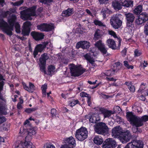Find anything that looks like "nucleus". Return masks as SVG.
<instances>
[{
  "label": "nucleus",
  "instance_id": "1",
  "mask_svg": "<svg viewBox=\"0 0 148 148\" xmlns=\"http://www.w3.org/2000/svg\"><path fill=\"white\" fill-rule=\"evenodd\" d=\"M112 135L115 138H118L123 143L128 142L131 138V134L130 131L127 130L122 132L121 127L119 126H117L112 129Z\"/></svg>",
  "mask_w": 148,
  "mask_h": 148
},
{
  "label": "nucleus",
  "instance_id": "2",
  "mask_svg": "<svg viewBox=\"0 0 148 148\" xmlns=\"http://www.w3.org/2000/svg\"><path fill=\"white\" fill-rule=\"evenodd\" d=\"M16 20V15L12 14L8 20L9 25L7 22L2 19L0 20V27H1L3 31L8 35L11 36L12 34V31L13 30L14 24Z\"/></svg>",
  "mask_w": 148,
  "mask_h": 148
},
{
  "label": "nucleus",
  "instance_id": "3",
  "mask_svg": "<svg viewBox=\"0 0 148 148\" xmlns=\"http://www.w3.org/2000/svg\"><path fill=\"white\" fill-rule=\"evenodd\" d=\"M126 116L131 123L137 127L142 126L144 122L148 121V115H144L141 118L133 115L132 112L127 113Z\"/></svg>",
  "mask_w": 148,
  "mask_h": 148
},
{
  "label": "nucleus",
  "instance_id": "4",
  "mask_svg": "<svg viewBox=\"0 0 148 148\" xmlns=\"http://www.w3.org/2000/svg\"><path fill=\"white\" fill-rule=\"evenodd\" d=\"M36 6H33L31 8L24 10L21 12V17L22 19L24 20H31L32 18L31 16H37L40 15V13L41 12L42 8H40L38 9V12L36 11Z\"/></svg>",
  "mask_w": 148,
  "mask_h": 148
},
{
  "label": "nucleus",
  "instance_id": "5",
  "mask_svg": "<svg viewBox=\"0 0 148 148\" xmlns=\"http://www.w3.org/2000/svg\"><path fill=\"white\" fill-rule=\"evenodd\" d=\"M69 67L72 76H78L86 71V69H83L80 65H75L73 64H70Z\"/></svg>",
  "mask_w": 148,
  "mask_h": 148
},
{
  "label": "nucleus",
  "instance_id": "6",
  "mask_svg": "<svg viewBox=\"0 0 148 148\" xmlns=\"http://www.w3.org/2000/svg\"><path fill=\"white\" fill-rule=\"evenodd\" d=\"M95 130L97 134L105 135L108 134L109 128L106 123L100 122L96 124Z\"/></svg>",
  "mask_w": 148,
  "mask_h": 148
},
{
  "label": "nucleus",
  "instance_id": "7",
  "mask_svg": "<svg viewBox=\"0 0 148 148\" xmlns=\"http://www.w3.org/2000/svg\"><path fill=\"white\" fill-rule=\"evenodd\" d=\"M88 134L86 128L85 127H81L76 130L75 136L78 140L82 141L87 138Z\"/></svg>",
  "mask_w": 148,
  "mask_h": 148
},
{
  "label": "nucleus",
  "instance_id": "8",
  "mask_svg": "<svg viewBox=\"0 0 148 148\" xmlns=\"http://www.w3.org/2000/svg\"><path fill=\"white\" fill-rule=\"evenodd\" d=\"M110 23L112 26L115 29H118L121 27L122 22L118 14L113 15L110 19Z\"/></svg>",
  "mask_w": 148,
  "mask_h": 148
},
{
  "label": "nucleus",
  "instance_id": "9",
  "mask_svg": "<svg viewBox=\"0 0 148 148\" xmlns=\"http://www.w3.org/2000/svg\"><path fill=\"white\" fill-rule=\"evenodd\" d=\"M49 58V56L47 53H45L41 55L39 58L40 64H39L40 71L44 73L47 74L45 70V66L46 60Z\"/></svg>",
  "mask_w": 148,
  "mask_h": 148
},
{
  "label": "nucleus",
  "instance_id": "10",
  "mask_svg": "<svg viewBox=\"0 0 148 148\" xmlns=\"http://www.w3.org/2000/svg\"><path fill=\"white\" fill-rule=\"evenodd\" d=\"M37 28L41 32H49L53 29L54 25L52 23H43L37 26Z\"/></svg>",
  "mask_w": 148,
  "mask_h": 148
},
{
  "label": "nucleus",
  "instance_id": "11",
  "mask_svg": "<svg viewBox=\"0 0 148 148\" xmlns=\"http://www.w3.org/2000/svg\"><path fill=\"white\" fill-rule=\"evenodd\" d=\"M143 145L142 141L136 140L128 143L124 148H143Z\"/></svg>",
  "mask_w": 148,
  "mask_h": 148
},
{
  "label": "nucleus",
  "instance_id": "12",
  "mask_svg": "<svg viewBox=\"0 0 148 148\" xmlns=\"http://www.w3.org/2000/svg\"><path fill=\"white\" fill-rule=\"evenodd\" d=\"M24 130V132L22 133V134L23 133V135L24 134L27 135L25 138V140H30L32 138V136L35 134L36 133L35 129L30 126L29 128H26Z\"/></svg>",
  "mask_w": 148,
  "mask_h": 148
},
{
  "label": "nucleus",
  "instance_id": "13",
  "mask_svg": "<svg viewBox=\"0 0 148 148\" xmlns=\"http://www.w3.org/2000/svg\"><path fill=\"white\" fill-rule=\"evenodd\" d=\"M117 145L115 140L109 138L106 140L103 145V148H115Z\"/></svg>",
  "mask_w": 148,
  "mask_h": 148
},
{
  "label": "nucleus",
  "instance_id": "14",
  "mask_svg": "<svg viewBox=\"0 0 148 148\" xmlns=\"http://www.w3.org/2000/svg\"><path fill=\"white\" fill-rule=\"evenodd\" d=\"M148 21V14L145 12L142 13L140 14L137 19L135 21V23L138 25L142 24Z\"/></svg>",
  "mask_w": 148,
  "mask_h": 148
},
{
  "label": "nucleus",
  "instance_id": "15",
  "mask_svg": "<svg viewBox=\"0 0 148 148\" xmlns=\"http://www.w3.org/2000/svg\"><path fill=\"white\" fill-rule=\"evenodd\" d=\"M95 47L98 48L99 50L103 54H105L107 52V48H106L104 44L102 43V41L99 40L95 44Z\"/></svg>",
  "mask_w": 148,
  "mask_h": 148
},
{
  "label": "nucleus",
  "instance_id": "16",
  "mask_svg": "<svg viewBox=\"0 0 148 148\" xmlns=\"http://www.w3.org/2000/svg\"><path fill=\"white\" fill-rule=\"evenodd\" d=\"M32 24L29 21H26L23 23L22 34L24 36H28L30 31V27Z\"/></svg>",
  "mask_w": 148,
  "mask_h": 148
},
{
  "label": "nucleus",
  "instance_id": "17",
  "mask_svg": "<svg viewBox=\"0 0 148 148\" xmlns=\"http://www.w3.org/2000/svg\"><path fill=\"white\" fill-rule=\"evenodd\" d=\"M125 16L127 21V25L128 27H131L133 24L135 17L132 13H128L125 14Z\"/></svg>",
  "mask_w": 148,
  "mask_h": 148
},
{
  "label": "nucleus",
  "instance_id": "18",
  "mask_svg": "<svg viewBox=\"0 0 148 148\" xmlns=\"http://www.w3.org/2000/svg\"><path fill=\"white\" fill-rule=\"evenodd\" d=\"M90 43L87 41H80L77 43L76 47L77 49H79L81 47L84 49H87L90 47Z\"/></svg>",
  "mask_w": 148,
  "mask_h": 148
},
{
  "label": "nucleus",
  "instance_id": "19",
  "mask_svg": "<svg viewBox=\"0 0 148 148\" xmlns=\"http://www.w3.org/2000/svg\"><path fill=\"white\" fill-rule=\"evenodd\" d=\"M85 59L87 60V63L91 64V65L94 67L97 66L96 64L95 63V59L92 57L90 53H86L84 56Z\"/></svg>",
  "mask_w": 148,
  "mask_h": 148
},
{
  "label": "nucleus",
  "instance_id": "20",
  "mask_svg": "<svg viewBox=\"0 0 148 148\" xmlns=\"http://www.w3.org/2000/svg\"><path fill=\"white\" fill-rule=\"evenodd\" d=\"M33 38L36 40H39L44 38V35L42 33L32 32L31 34Z\"/></svg>",
  "mask_w": 148,
  "mask_h": 148
},
{
  "label": "nucleus",
  "instance_id": "21",
  "mask_svg": "<svg viewBox=\"0 0 148 148\" xmlns=\"http://www.w3.org/2000/svg\"><path fill=\"white\" fill-rule=\"evenodd\" d=\"M99 111L103 114L104 118H109L111 114H114L112 111L103 108H99Z\"/></svg>",
  "mask_w": 148,
  "mask_h": 148
},
{
  "label": "nucleus",
  "instance_id": "22",
  "mask_svg": "<svg viewBox=\"0 0 148 148\" xmlns=\"http://www.w3.org/2000/svg\"><path fill=\"white\" fill-rule=\"evenodd\" d=\"M45 49L44 46L42 44L38 45L35 48L34 50L33 55L34 58H36V56L39 52H42Z\"/></svg>",
  "mask_w": 148,
  "mask_h": 148
},
{
  "label": "nucleus",
  "instance_id": "23",
  "mask_svg": "<svg viewBox=\"0 0 148 148\" xmlns=\"http://www.w3.org/2000/svg\"><path fill=\"white\" fill-rule=\"evenodd\" d=\"M121 3L120 2L115 0L112 1V5L114 10H119L121 9L122 6H123L122 3Z\"/></svg>",
  "mask_w": 148,
  "mask_h": 148
},
{
  "label": "nucleus",
  "instance_id": "24",
  "mask_svg": "<svg viewBox=\"0 0 148 148\" xmlns=\"http://www.w3.org/2000/svg\"><path fill=\"white\" fill-rule=\"evenodd\" d=\"M107 43L109 47L113 49H117V47L115 42L112 39H109L107 41Z\"/></svg>",
  "mask_w": 148,
  "mask_h": 148
},
{
  "label": "nucleus",
  "instance_id": "25",
  "mask_svg": "<svg viewBox=\"0 0 148 148\" xmlns=\"http://www.w3.org/2000/svg\"><path fill=\"white\" fill-rule=\"evenodd\" d=\"M123 6L125 7H132L133 6V1H132L127 0H120Z\"/></svg>",
  "mask_w": 148,
  "mask_h": 148
},
{
  "label": "nucleus",
  "instance_id": "26",
  "mask_svg": "<svg viewBox=\"0 0 148 148\" xmlns=\"http://www.w3.org/2000/svg\"><path fill=\"white\" fill-rule=\"evenodd\" d=\"M102 36L101 31L99 29H97L95 32L94 35L93 40L96 41L99 40Z\"/></svg>",
  "mask_w": 148,
  "mask_h": 148
},
{
  "label": "nucleus",
  "instance_id": "27",
  "mask_svg": "<svg viewBox=\"0 0 148 148\" xmlns=\"http://www.w3.org/2000/svg\"><path fill=\"white\" fill-rule=\"evenodd\" d=\"M73 8H68L62 12V16L63 17H68L72 15L73 14Z\"/></svg>",
  "mask_w": 148,
  "mask_h": 148
},
{
  "label": "nucleus",
  "instance_id": "28",
  "mask_svg": "<svg viewBox=\"0 0 148 148\" xmlns=\"http://www.w3.org/2000/svg\"><path fill=\"white\" fill-rule=\"evenodd\" d=\"M99 120L100 118L99 117V114H93L90 118L89 121L92 123H95Z\"/></svg>",
  "mask_w": 148,
  "mask_h": 148
},
{
  "label": "nucleus",
  "instance_id": "29",
  "mask_svg": "<svg viewBox=\"0 0 148 148\" xmlns=\"http://www.w3.org/2000/svg\"><path fill=\"white\" fill-rule=\"evenodd\" d=\"M66 144L69 146H74L75 144V141L74 138L72 136H71L66 140Z\"/></svg>",
  "mask_w": 148,
  "mask_h": 148
},
{
  "label": "nucleus",
  "instance_id": "30",
  "mask_svg": "<svg viewBox=\"0 0 148 148\" xmlns=\"http://www.w3.org/2000/svg\"><path fill=\"white\" fill-rule=\"evenodd\" d=\"M122 64L118 62L114 64L113 68L112 69L115 73H116L122 67Z\"/></svg>",
  "mask_w": 148,
  "mask_h": 148
},
{
  "label": "nucleus",
  "instance_id": "31",
  "mask_svg": "<svg viewBox=\"0 0 148 148\" xmlns=\"http://www.w3.org/2000/svg\"><path fill=\"white\" fill-rule=\"evenodd\" d=\"M93 141L94 143L97 145H101L103 142V140L101 137L99 136H95L94 138Z\"/></svg>",
  "mask_w": 148,
  "mask_h": 148
},
{
  "label": "nucleus",
  "instance_id": "32",
  "mask_svg": "<svg viewBox=\"0 0 148 148\" xmlns=\"http://www.w3.org/2000/svg\"><path fill=\"white\" fill-rule=\"evenodd\" d=\"M101 13L103 15V18H105L107 16H108L110 14L112 13V12L108 8L102 9Z\"/></svg>",
  "mask_w": 148,
  "mask_h": 148
},
{
  "label": "nucleus",
  "instance_id": "33",
  "mask_svg": "<svg viewBox=\"0 0 148 148\" xmlns=\"http://www.w3.org/2000/svg\"><path fill=\"white\" fill-rule=\"evenodd\" d=\"M142 5H139L135 7L133 11V13L136 15L139 14L142 12Z\"/></svg>",
  "mask_w": 148,
  "mask_h": 148
},
{
  "label": "nucleus",
  "instance_id": "34",
  "mask_svg": "<svg viewBox=\"0 0 148 148\" xmlns=\"http://www.w3.org/2000/svg\"><path fill=\"white\" fill-rule=\"evenodd\" d=\"M25 142L23 143L20 141L16 142L15 145V148H24L25 147Z\"/></svg>",
  "mask_w": 148,
  "mask_h": 148
},
{
  "label": "nucleus",
  "instance_id": "35",
  "mask_svg": "<svg viewBox=\"0 0 148 148\" xmlns=\"http://www.w3.org/2000/svg\"><path fill=\"white\" fill-rule=\"evenodd\" d=\"M24 145L26 148H35V146L29 140H25Z\"/></svg>",
  "mask_w": 148,
  "mask_h": 148
},
{
  "label": "nucleus",
  "instance_id": "36",
  "mask_svg": "<svg viewBox=\"0 0 148 148\" xmlns=\"http://www.w3.org/2000/svg\"><path fill=\"white\" fill-rule=\"evenodd\" d=\"M7 108L5 106L0 105V114L6 115L7 114Z\"/></svg>",
  "mask_w": 148,
  "mask_h": 148
},
{
  "label": "nucleus",
  "instance_id": "37",
  "mask_svg": "<svg viewBox=\"0 0 148 148\" xmlns=\"http://www.w3.org/2000/svg\"><path fill=\"white\" fill-rule=\"evenodd\" d=\"M30 126V122L29 121L27 120L25 121L24 122V127H21L20 130V132L19 133L21 134V130H23L25 129V128L27 127L28 126L29 127Z\"/></svg>",
  "mask_w": 148,
  "mask_h": 148
},
{
  "label": "nucleus",
  "instance_id": "38",
  "mask_svg": "<svg viewBox=\"0 0 148 148\" xmlns=\"http://www.w3.org/2000/svg\"><path fill=\"white\" fill-rule=\"evenodd\" d=\"M41 88L42 91V96L43 97H45L46 94V90L47 88V84H45L42 86Z\"/></svg>",
  "mask_w": 148,
  "mask_h": 148
},
{
  "label": "nucleus",
  "instance_id": "39",
  "mask_svg": "<svg viewBox=\"0 0 148 148\" xmlns=\"http://www.w3.org/2000/svg\"><path fill=\"white\" fill-rule=\"evenodd\" d=\"M48 74L49 75H51L55 71V68L54 66L50 65L48 66Z\"/></svg>",
  "mask_w": 148,
  "mask_h": 148
},
{
  "label": "nucleus",
  "instance_id": "40",
  "mask_svg": "<svg viewBox=\"0 0 148 148\" xmlns=\"http://www.w3.org/2000/svg\"><path fill=\"white\" fill-rule=\"evenodd\" d=\"M94 23L96 25H98L101 27H105L106 25L103 23H102L101 21L96 20L94 21Z\"/></svg>",
  "mask_w": 148,
  "mask_h": 148
},
{
  "label": "nucleus",
  "instance_id": "41",
  "mask_svg": "<svg viewBox=\"0 0 148 148\" xmlns=\"http://www.w3.org/2000/svg\"><path fill=\"white\" fill-rule=\"evenodd\" d=\"M115 74V73L114 72V71L112 69L109 70H107L106 73V75L108 76L113 75Z\"/></svg>",
  "mask_w": 148,
  "mask_h": 148
},
{
  "label": "nucleus",
  "instance_id": "42",
  "mask_svg": "<svg viewBox=\"0 0 148 148\" xmlns=\"http://www.w3.org/2000/svg\"><path fill=\"white\" fill-rule=\"evenodd\" d=\"M38 109V108L35 107L32 108H28L25 110V111L27 113H30L32 112L35 111Z\"/></svg>",
  "mask_w": 148,
  "mask_h": 148
},
{
  "label": "nucleus",
  "instance_id": "43",
  "mask_svg": "<svg viewBox=\"0 0 148 148\" xmlns=\"http://www.w3.org/2000/svg\"><path fill=\"white\" fill-rule=\"evenodd\" d=\"M124 64L128 69H132L134 68V67L133 66L129 65L128 62L127 61H125L124 62Z\"/></svg>",
  "mask_w": 148,
  "mask_h": 148
},
{
  "label": "nucleus",
  "instance_id": "44",
  "mask_svg": "<svg viewBox=\"0 0 148 148\" xmlns=\"http://www.w3.org/2000/svg\"><path fill=\"white\" fill-rule=\"evenodd\" d=\"M23 3V0H20L14 3L12 2V4L14 6H18L21 4Z\"/></svg>",
  "mask_w": 148,
  "mask_h": 148
},
{
  "label": "nucleus",
  "instance_id": "45",
  "mask_svg": "<svg viewBox=\"0 0 148 148\" xmlns=\"http://www.w3.org/2000/svg\"><path fill=\"white\" fill-rule=\"evenodd\" d=\"M16 32L17 33L20 32V27L19 25L17 23L15 24V26Z\"/></svg>",
  "mask_w": 148,
  "mask_h": 148
},
{
  "label": "nucleus",
  "instance_id": "46",
  "mask_svg": "<svg viewBox=\"0 0 148 148\" xmlns=\"http://www.w3.org/2000/svg\"><path fill=\"white\" fill-rule=\"evenodd\" d=\"M40 1L45 4H48L51 2L53 1V0H40Z\"/></svg>",
  "mask_w": 148,
  "mask_h": 148
},
{
  "label": "nucleus",
  "instance_id": "47",
  "mask_svg": "<svg viewBox=\"0 0 148 148\" xmlns=\"http://www.w3.org/2000/svg\"><path fill=\"white\" fill-rule=\"evenodd\" d=\"M134 53V56L136 57L140 56L142 54V53L141 52V51H140L138 50L137 49H136L135 50Z\"/></svg>",
  "mask_w": 148,
  "mask_h": 148
},
{
  "label": "nucleus",
  "instance_id": "48",
  "mask_svg": "<svg viewBox=\"0 0 148 148\" xmlns=\"http://www.w3.org/2000/svg\"><path fill=\"white\" fill-rule=\"evenodd\" d=\"M79 103V101L77 100H73L70 103V105L71 107L74 106L76 104Z\"/></svg>",
  "mask_w": 148,
  "mask_h": 148
},
{
  "label": "nucleus",
  "instance_id": "49",
  "mask_svg": "<svg viewBox=\"0 0 148 148\" xmlns=\"http://www.w3.org/2000/svg\"><path fill=\"white\" fill-rule=\"evenodd\" d=\"M22 83L23 85L24 88L25 90L29 92H31V89H29V87H28L27 86L26 84L24 82H22Z\"/></svg>",
  "mask_w": 148,
  "mask_h": 148
},
{
  "label": "nucleus",
  "instance_id": "50",
  "mask_svg": "<svg viewBox=\"0 0 148 148\" xmlns=\"http://www.w3.org/2000/svg\"><path fill=\"white\" fill-rule=\"evenodd\" d=\"M44 148H55V147L52 144H46L44 146Z\"/></svg>",
  "mask_w": 148,
  "mask_h": 148
},
{
  "label": "nucleus",
  "instance_id": "51",
  "mask_svg": "<svg viewBox=\"0 0 148 148\" xmlns=\"http://www.w3.org/2000/svg\"><path fill=\"white\" fill-rule=\"evenodd\" d=\"M80 95L82 97H87V98L88 97H89V96H90V95L89 94L83 92H82L80 93Z\"/></svg>",
  "mask_w": 148,
  "mask_h": 148
},
{
  "label": "nucleus",
  "instance_id": "52",
  "mask_svg": "<svg viewBox=\"0 0 148 148\" xmlns=\"http://www.w3.org/2000/svg\"><path fill=\"white\" fill-rule=\"evenodd\" d=\"M130 91L132 92H134L135 91V88L134 86L132 84L128 88Z\"/></svg>",
  "mask_w": 148,
  "mask_h": 148
},
{
  "label": "nucleus",
  "instance_id": "53",
  "mask_svg": "<svg viewBox=\"0 0 148 148\" xmlns=\"http://www.w3.org/2000/svg\"><path fill=\"white\" fill-rule=\"evenodd\" d=\"M108 33L110 35L113 36L114 38H117L116 34L114 31L110 30L108 31Z\"/></svg>",
  "mask_w": 148,
  "mask_h": 148
},
{
  "label": "nucleus",
  "instance_id": "54",
  "mask_svg": "<svg viewBox=\"0 0 148 148\" xmlns=\"http://www.w3.org/2000/svg\"><path fill=\"white\" fill-rule=\"evenodd\" d=\"M146 84H144V83H142L140 85V88L138 90V91L139 92H141L143 90H144L143 88H144V89H145V87H143V86H145Z\"/></svg>",
  "mask_w": 148,
  "mask_h": 148
},
{
  "label": "nucleus",
  "instance_id": "55",
  "mask_svg": "<svg viewBox=\"0 0 148 148\" xmlns=\"http://www.w3.org/2000/svg\"><path fill=\"white\" fill-rule=\"evenodd\" d=\"M56 110L55 109H52L51 110V114L52 117L55 116L56 114Z\"/></svg>",
  "mask_w": 148,
  "mask_h": 148
},
{
  "label": "nucleus",
  "instance_id": "56",
  "mask_svg": "<svg viewBox=\"0 0 148 148\" xmlns=\"http://www.w3.org/2000/svg\"><path fill=\"white\" fill-rule=\"evenodd\" d=\"M144 33L147 35H148V25L146 24L144 27Z\"/></svg>",
  "mask_w": 148,
  "mask_h": 148
},
{
  "label": "nucleus",
  "instance_id": "57",
  "mask_svg": "<svg viewBox=\"0 0 148 148\" xmlns=\"http://www.w3.org/2000/svg\"><path fill=\"white\" fill-rule=\"evenodd\" d=\"M141 92L142 94L144 96H148V89L146 90H143Z\"/></svg>",
  "mask_w": 148,
  "mask_h": 148
},
{
  "label": "nucleus",
  "instance_id": "58",
  "mask_svg": "<svg viewBox=\"0 0 148 148\" xmlns=\"http://www.w3.org/2000/svg\"><path fill=\"white\" fill-rule=\"evenodd\" d=\"M34 85L31 82H29V88L31 89V92H32V90H34Z\"/></svg>",
  "mask_w": 148,
  "mask_h": 148
},
{
  "label": "nucleus",
  "instance_id": "59",
  "mask_svg": "<svg viewBox=\"0 0 148 148\" xmlns=\"http://www.w3.org/2000/svg\"><path fill=\"white\" fill-rule=\"evenodd\" d=\"M87 98V103L88 104V105L89 106H90L91 104V97L90 96L89 97H88Z\"/></svg>",
  "mask_w": 148,
  "mask_h": 148
},
{
  "label": "nucleus",
  "instance_id": "60",
  "mask_svg": "<svg viewBox=\"0 0 148 148\" xmlns=\"http://www.w3.org/2000/svg\"><path fill=\"white\" fill-rule=\"evenodd\" d=\"M100 4H103L108 3L109 0H98Z\"/></svg>",
  "mask_w": 148,
  "mask_h": 148
},
{
  "label": "nucleus",
  "instance_id": "61",
  "mask_svg": "<svg viewBox=\"0 0 148 148\" xmlns=\"http://www.w3.org/2000/svg\"><path fill=\"white\" fill-rule=\"evenodd\" d=\"M4 84V82L3 81L0 82V91H1L3 90V86Z\"/></svg>",
  "mask_w": 148,
  "mask_h": 148
},
{
  "label": "nucleus",
  "instance_id": "62",
  "mask_svg": "<svg viewBox=\"0 0 148 148\" xmlns=\"http://www.w3.org/2000/svg\"><path fill=\"white\" fill-rule=\"evenodd\" d=\"M132 125L133 126H135V127H133L132 128V130L133 131V132L135 133H136V132H137V130H138V127H136L135 126L133 125L132 124Z\"/></svg>",
  "mask_w": 148,
  "mask_h": 148
},
{
  "label": "nucleus",
  "instance_id": "63",
  "mask_svg": "<svg viewBox=\"0 0 148 148\" xmlns=\"http://www.w3.org/2000/svg\"><path fill=\"white\" fill-rule=\"evenodd\" d=\"M106 79L107 80H108L109 81H112L113 82H115L116 81V79H114L113 77H106Z\"/></svg>",
  "mask_w": 148,
  "mask_h": 148
},
{
  "label": "nucleus",
  "instance_id": "64",
  "mask_svg": "<svg viewBox=\"0 0 148 148\" xmlns=\"http://www.w3.org/2000/svg\"><path fill=\"white\" fill-rule=\"evenodd\" d=\"M61 148H71V147H69V146L68 145L66 144L62 146Z\"/></svg>",
  "mask_w": 148,
  "mask_h": 148
}]
</instances>
